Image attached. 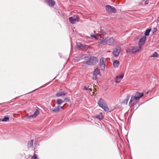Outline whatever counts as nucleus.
<instances>
[{"label":"nucleus","mask_w":159,"mask_h":159,"mask_svg":"<svg viewBox=\"0 0 159 159\" xmlns=\"http://www.w3.org/2000/svg\"><path fill=\"white\" fill-rule=\"evenodd\" d=\"M148 0H146L145 1V4H148Z\"/></svg>","instance_id":"obj_30"},{"label":"nucleus","mask_w":159,"mask_h":159,"mask_svg":"<svg viewBox=\"0 0 159 159\" xmlns=\"http://www.w3.org/2000/svg\"><path fill=\"white\" fill-rule=\"evenodd\" d=\"M151 31L150 29H147L145 31L144 34L146 36H148L149 35V33Z\"/></svg>","instance_id":"obj_24"},{"label":"nucleus","mask_w":159,"mask_h":159,"mask_svg":"<svg viewBox=\"0 0 159 159\" xmlns=\"http://www.w3.org/2000/svg\"><path fill=\"white\" fill-rule=\"evenodd\" d=\"M63 102L61 100L58 99L57 100V104L60 105Z\"/></svg>","instance_id":"obj_26"},{"label":"nucleus","mask_w":159,"mask_h":159,"mask_svg":"<svg viewBox=\"0 0 159 159\" xmlns=\"http://www.w3.org/2000/svg\"><path fill=\"white\" fill-rule=\"evenodd\" d=\"M93 91H97V90L96 89V88H94V89Z\"/></svg>","instance_id":"obj_34"},{"label":"nucleus","mask_w":159,"mask_h":159,"mask_svg":"<svg viewBox=\"0 0 159 159\" xmlns=\"http://www.w3.org/2000/svg\"><path fill=\"white\" fill-rule=\"evenodd\" d=\"M154 31H155L157 30V29L156 28H154Z\"/></svg>","instance_id":"obj_35"},{"label":"nucleus","mask_w":159,"mask_h":159,"mask_svg":"<svg viewBox=\"0 0 159 159\" xmlns=\"http://www.w3.org/2000/svg\"><path fill=\"white\" fill-rule=\"evenodd\" d=\"M141 47L139 45V46L132 47L131 48L127 49L126 52L127 53L131 52L132 53H135L140 51L141 50Z\"/></svg>","instance_id":"obj_1"},{"label":"nucleus","mask_w":159,"mask_h":159,"mask_svg":"<svg viewBox=\"0 0 159 159\" xmlns=\"http://www.w3.org/2000/svg\"><path fill=\"white\" fill-rule=\"evenodd\" d=\"M91 37H93L95 38L96 39H98V34H96V35H94V34H91Z\"/></svg>","instance_id":"obj_27"},{"label":"nucleus","mask_w":159,"mask_h":159,"mask_svg":"<svg viewBox=\"0 0 159 159\" xmlns=\"http://www.w3.org/2000/svg\"><path fill=\"white\" fill-rule=\"evenodd\" d=\"M45 2L48 3L49 6L52 7L53 6L55 3V2L53 0H46Z\"/></svg>","instance_id":"obj_14"},{"label":"nucleus","mask_w":159,"mask_h":159,"mask_svg":"<svg viewBox=\"0 0 159 159\" xmlns=\"http://www.w3.org/2000/svg\"><path fill=\"white\" fill-rule=\"evenodd\" d=\"M67 94L66 92H61L59 93H57L56 94V96L57 97H60L63 96H65Z\"/></svg>","instance_id":"obj_17"},{"label":"nucleus","mask_w":159,"mask_h":159,"mask_svg":"<svg viewBox=\"0 0 159 159\" xmlns=\"http://www.w3.org/2000/svg\"><path fill=\"white\" fill-rule=\"evenodd\" d=\"M115 43V41L113 38H110L107 39V44L109 45H112L113 44Z\"/></svg>","instance_id":"obj_12"},{"label":"nucleus","mask_w":159,"mask_h":159,"mask_svg":"<svg viewBox=\"0 0 159 159\" xmlns=\"http://www.w3.org/2000/svg\"><path fill=\"white\" fill-rule=\"evenodd\" d=\"M123 75L117 76L115 79L116 83H118L120 82L121 80L123 78Z\"/></svg>","instance_id":"obj_16"},{"label":"nucleus","mask_w":159,"mask_h":159,"mask_svg":"<svg viewBox=\"0 0 159 159\" xmlns=\"http://www.w3.org/2000/svg\"><path fill=\"white\" fill-rule=\"evenodd\" d=\"M60 106H58L57 107H56L55 108L52 109V111L55 112H58L60 110Z\"/></svg>","instance_id":"obj_22"},{"label":"nucleus","mask_w":159,"mask_h":159,"mask_svg":"<svg viewBox=\"0 0 159 159\" xmlns=\"http://www.w3.org/2000/svg\"><path fill=\"white\" fill-rule=\"evenodd\" d=\"M120 63L118 60H115L113 62V65L115 68H117L120 65Z\"/></svg>","instance_id":"obj_15"},{"label":"nucleus","mask_w":159,"mask_h":159,"mask_svg":"<svg viewBox=\"0 0 159 159\" xmlns=\"http://www.w3.org/2000/svg\"><path fill=\"white\" fill-rule=\"evenodd\" d=\"M79 17L77 16H74L73 17H70L69 20L70 22L72 24H74L76 22H78L79 20Z\"/></svg>","instance_id":"obj_5"},{"label":"nucleus","mask_w":159,"mask_h":159,"mask_svg":"<svg viewBox=\"0 0 159 159\" xmlns=\"http://www.w3.org/2000/svg\"><path fill=\"white\" fill-rule=\"evenodd\" d=\"M83 90H88V88L86 87V86H85L83 88Z\"/></svg>","instance_id":"obj_29"},{"label":"nucleus","mask_w":159,"mask_h":159,"mask_svg":"<svg viewBox=\"0 0 159 159\" xmlns=\"http://www.w3.org/2000/svg\"><path fill=\"white\" fill-rule=\"evenodd\" d=\"M2 119H0V121H2Z\"/></svg>","instance_id":"obj_37"},{"label":"nucleus","mask_w":159,"mask_h":159,"mask_svg":"<svg viewBox=\"0 0 159 159\" xmlns=\"http://www.w3.org/2000/svg\"><path fill=\"white\" fill-rule=\"evenodd\" d=\"M105 9L106 11L108 12V13L109 14L112 13H116L117 11L116 8L109 5L106 6Z\"/></svg>","instance_id":"obj_3"},{"label":"nucleus","mask_w":159,"mask_h":159,"mask_svg":"<svg viewBox=\"0 0 159 159\" xmlns=\"http://www.w3.org/2000/svg\"><path fill=\"white\" fill-rule=\"evenodd\" d=\"M100 73V70L98 68H96L94 71L93 74L97 76L99 75Z\"/></svg>","instance_id":"obj_21"},{"label":"nucleus","mask_w":159,"mask_h":159,"mask_svg":"<svg viewBox=\"0 0 159 159\" xmlns=\"http://www.w3.org/2000/svg\"><path fill=\"white\" fill-rule=\"evenodd\" d=\"M97 62L95 58H91L88 61L86 62V64L90 65H94Z\"/></svg>","instance_id":"obj_4"},{"label":"nucleus","mask_w":159,"mask_h":159,"mask_svg":"<svg viewBox=\"0 0 159 159\" xmlns=\"http://www.w3.org/2000/svg\"><path fill=\"white\" fill-rule=\"evenodd\" d=\"M107 39H104L103 38V39L101 41L100 43L104 45L105 44L107 43Z\"/></svg>","instance_id":"obj_23"},{"label":"nucleus","mask_w":159,"mask_h":159,"mask_svg":"<svg viewBox=\"0 0 159 159\" xmlns=\"http://www.w3.org/2000/svg\"><path fill=\"white\" fill-rule=\"evenodd\" d=\"M94 117L96 118L99 120H102L103 118V116L102 115V113L100 112L98 115L94 116Z\"/></svg>","instance_id":"obj_18"},{"label":"nucleus","mask_w":159,"mask_h":159,"mask_svg":"<svg viewBox=\"0 0 159 159\" xmlns=\"http://www.w3.org/2000/svg\"><path fill=\"white\" fill-rule=\"evenodd\" d=\"M60 108H62V109H63V106L62 107L60 106Z\"/></svg>","instance_id":"obj_33"},{"label":"nucleus","mask_w":159,"mask_h":159,"mask_svg":"<svg viewBox=\"0 0 159 159\" xmlns=\"http://www.w3.org/2000/svg\"><path fill=\"white\" fill-rule=\"evenodd\" d=\"M158 20H159V17L158 18Z\"/></svg>","instance_id":"obj_38"},{"label":"nucleus","mask_w":159,"mask_h":159,"mask_svg":"<svg viewBox=\"0 0 159 159\" xmlns=\"http://www.w3.org/2000/svg\"><path fill=\"white\" fill-rule=\"evenodd\" d=\"M34 140H31L29 141L27 144V146L28 148L33 147V146Z\"/></svg>","instance_id":"obj_19"},{"label":"nucleus","mask_w":159,"mask_h":159,"mask_svg":"<svg viewBox=\"0 0 159 159\" xmlns=\"http://www.w3.org/2000/svg\"><path fill=\"white\" fill-rule=\"evenodd\" d=\"M88 90L89 91H92V89H91L89 88V89H88Z\"/></svg>","instance_id":"obj_32"},{"label":"nucleus","mask_w":159,"mask_h":159,"mask_svg":"<svg viewBox=\"0 0 159 159\" xmlns=\"http://www.w3.org/2000/svg\"><path fill=\"white\" fill-rule=\"evenodd\" d=\"M40 111L38 109H36L33 115L28 116L29 119H31L32 118H35L39 113Z\"/></svg>","instance_id":"obj_10"},{"label":"nucleus","mask_w":159,"mask_h":159,"mask_svg":"<svg viewBox=\"0 0 159 159\" xmlns=\"http://www.w3.org/2000/svg\"><path fill=\"white\" fill-rule=\"evenodd\" d=\"M98 104L99 106L102 107L105 111H108L109 109L106 105L104 103V100L102 98H100L98 101Z\"/></svg>","instance_id":"obj_2"},{"label":"nucleus","mask_w":159,"mask_h":159,"mask_svg":"<svg viewBox=\"0 0 159 159\" xmlns=\"http://www.w3.org/2000/svg\"><path fill=\"white\" fill-rule=\"evenodd\" d=\"M121 49L120 47L115 48L113 51V54L116 57H117L119 55Z\"/></svg>","instance_id":"obj_9"},{"label":"nucleus","mask_w":159,"mask_h":159,"mask_svg":"<svg viewBox=\"0 0 159 159\" xmlns=\"http://www.w3.org/2000/svg\"><path fill=\"white\" fill-rule=\"evenodd\" d=\"M158 54L156 52H154V53L152 55L151 57H158Z\"/></svg>","instance_id":"obj_28"},{"label":"nucleus","mask_w":159,"mask_h":159,"mask_svg":"<svg viewBox=\"0 0 159 159\" xmlns=\"http://www.w3.org/2000/svg\"><path fill=\"white\" fill-rule=\"evenodd\" d=\"M146 39V36H144L140 39L138 42L139 45L142 47L145 43Z\"/></svg>","instance_id":"obj_8"},{"label":"nucleus","mask_w":159,"mask_h":159,"mask_svg":"<svg viewBox=\"0 0 159 159\" xmlns=\"http://www.w3.org/2000/svg\"><path fill=\"white\" fill-rule=\"evenodd\" d=\"M104 60V58L103 57H101L100 60V66L102 70H104L105 69L106 66Z\"/></svg>","instance_id":"obj_7"},{"label":"nucleus","mask_w":159,"mask_h":159,"mask_svg":"<svg viewBox=\"0 0 159 159\" xmlns=\"http://www.w3.org/2000/svg\"><path fill=\"white\" fill-rule=\"evenodd\" d=\"M99 36H100V37L101 38V35H99Z\"/></svg>","instance_id":"obj_36"},{"label":"nucleus","mask_w":159,"mask_h":159,"mask_svg":"<svg viewBox=\"0 0 159 159\" xmlns=\"http://www.w3.org/2000/svg\"><path fill=\"white\" fill-rule=\"evenodd\" d=\"M143 96V93H139V92H137L135 94L134 97H135L137 100H139L140 98Z\"/></svg>","instance_id":"obj_13"},{"label":"nucleus","mask_w":159,"mask_h":159,"mask_svg":"<svg viewBox=\"0 0 159 159\" xmlns=\"http://www.w3.org/2000/svg\"><path fill=\"white\" fill-rule=\"evenodd\" d=\"M138 100L134 96H132L129 102V104L131 106H133L137 103Z\"/></svg>","instance_id":"obj_6"},{"label":"nucleus","mask_w":159,"mask_h":159,"mask_svg":"<svg viewBox=\"0 0 159 159\" xmlns=\"http://www.w3.org/2000/svg\"><path fill=\"white\" fill-rule=\"evenodd\" d=\"M64 101L67 102L69 101V100L68 98H66L64 99Z\"/></svg>","instance_id":"obj_31"},{"label":"nucleus","mask_w":159,"mask_h":159,"mask_svg":"<svg viewBox=\"0 0 159 159\" xmlns=\"http://www.w3.org/2000/svg\"><path fill=\"white\" fill-rule=\"evenodd\" d=\"M9 118L7 116H5L3 119L2 120V122L7 121H9Z\"/></svg>","instance_id":"obj_25"},{"label":"nucleus","mask_w":159,"mask_h":159,"mask_svg":"<svg viewBox=\"0 0 159 159\" xmlns=\"http://www.w3.org/2000/svg\"><path fill=\"white\" fill-rule=\"evenodd\" d=\"M76 48L79 49H82L86 47V45L82 44L80 43H76Z\"/></svg>","instance_id":"obj_11"},{"label":"nucleus","mask_w":159,"mask_h":159,"mask_svg":"<svg viewBox=\"0 0 159 159\" xmlns=\"http://www.w3.org/2000/svg\"><path fill=\"white\" fill-rule=\"evenodd\" d=\"M129 95H128L126 98L123 100V103L125 104H127L129 99Z\"/></svg>","instance_id":"obj_20"}]
</instances>
